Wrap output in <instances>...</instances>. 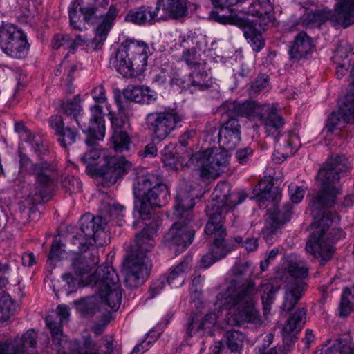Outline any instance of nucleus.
Segmentation results:
<instances>
[{"instance_id": "obj_61", "label": "nucleus", "mask_w": 354, "mask_h": 354, "mask_svg": "<svg viewBox=\"0 0 354 354\" xmlns=\"http://www.w3.org/2000/svg\"><path fill=\"white\" fill-rule=\"evenodd\" d=\"M62 279L65 281L70 289L68 292H73L77 283V280L75 279L71 273H65L62 275Z\"/></svg>"}, {"instance_id": "obj_51", "label": "nucleus", "mask_w": 354, "mask_h": 354, "mask_svg": "<svg viewBox=\"0 0 354 354\" xmlns=\"http://www.w3.org/2000/svg\"><path fill=\"white\" fill-rule=\"evenodd\" d=\"M268 77L266 75L259 76L250 85V94L255 95L268 86Z\"/></svg>"}, {"instance_id": "obj_32", "label": "nucleus", "mask_w": 354, "mask_h": 354, "mask_svg": "<svg viewBox=\"0 0 354 354\" xmlns=\"http://www.w3.org/2000/svg\"><path fill=\"white\" fill-rule=\"evenodd\" d=\"M80 99L78 96H75L73 100H66L63 102L61 108L63 112L70 119L73 120L77 125L82 129L84 133L87 131L88 125L83 121L84 117L80 115L81 106L80 105Z\"/></svg>"}, {"instance_id": "obj_7", "label": "nucleus", "mask_w": 354, "mask_h": 354, "mask_svg": "<svg viewBox=\"0 0 354 354\" xmlns=\"http://www.w3.org/2000/svg\"><path fill=\"white\" fill-rule=\"evenodd\" d=\"M133 193L138 199L135 207L142 219L148 218L153 207L165 205L170 196L167 186L153 175L138 177Z\"/></svg>"}, {"instance_id": "obj_14", "label": "nucleus", "mask_w": 354, "mask_h": 354, "mask_svg": "<svg viewBox=\"0 0 354 354\" xmlns=\"http://www.w3.org/2000/svg\"><path fill=\"white\" fill-rule=\"evenodd\" d=\"M288 271L292 277V281L286 285L285 300L282 306L283 312L292 310L302 297V293L306 286L303 281L308 275V268L300 266L298 263L290 262L288 266Z\"/></svg>"}, {"instance_id": "obj_33", "label": "nucleus", "mask_w": 354, "mask_h": 354, "mask_svg": "<svg viewBox=\"0 0 354 354\" xmlns=\"http://www.w3.org/2000/svg\"><path fill=\"white\" fill-rule=\"evenodd\" d=\"M334 15L344 28L354 24V0H338Z\"/></svg>"}, {"instance_id": "obj_6", "label": "nucleus", "mask_w": 354, "mask_h": 354, "mask_svg": "<svg viewBox=\"0 0 354 354\" xmlns=\"http://www.w3.org/2000/svg\"><path fill=\"white\" fill-rule=\"evenodd\" d=\"M20 167L35 178L34 187L28 195L32 204L41 203L48 200L56 180L57 172L52 161L41 160L33 162L27 156H20Z\"/></svg>"}, {"instance_id": "obj_47", "label": "nucleus", "mask_w": 354, "mask_h": 354, "mask_svg": "<svg viewBox=\"0 0 354 354\" xmlns=\"http://www.w3.org/2000/svg\"><path fill=\"white\" fill-rule=\"evenodd\" d=\"M162 160L165 165L169 166L172 169H178L179 158L175 156V149L171 145L166 146L162 151Z\"/></svg>"}, {"instance_id": "obj_46", "label": "nucleus", "mask_w": 354, "mask_h": 354, "mask_svg": "<svg viewBox=\"0 0 354 354\" xmlns=\"http://www.w3.org/2000/svg\"><path fill=\"white\" fill-rule=\"evenodd\" d=\"M292 45L300 48L301 50L306 51V53L309 54L312 53V39L304 31H301L297 35Z\"/></svg>"}, {"instance_id": "obj_53", "label": "nucleus", "mask_w": 354, "mask_h": 354, "mask_svg": "<svg viewBox=\"0 0 354 354\" xmlns=\"http://www.w3.org/2000/svg\"><path fill=\"white\" fill-rule=\"evenodd\" d=\"M346 102L344 106L342 108L344 113L345 120H349L351 118H354V93L352 95H347L346 97Z\"/></svg>"}, {"instance_id": "obj_41", "label": "nucleus", "mask_w": 354, "mask_h": 354, "mask_svg": "<svg viewBox=\"0 0 354 354\" xmlns=\"http://www.w3.org/2000/svg\"><path fill=\"white\" fill-rule=\"evenodd\" d=\"M189 80L192 86L203 91L210 86L211 81L207 73L200 68H194L189 75Z\"/></svg>"}, {"instance_id": "obj_18", "label": "nucleus", "mask_w": 354, "mask_h": 354, "mask_svg": "<svg viewBox=\"0 0 354 354\" xmlns=\"http://www.w3.org/2000/svg\"><path fill=\"white\" fill-rule=\"evenodd\" d=\"M132 164L123 156H106L102 166L95 169L96 174L102 178L104 187H111L124 174H127Z\"/></svg>"}, {"instance_id": "obj_12", "label": "nucleus", "mask_w": 354, "mask_h": 354, "mask_svg": "<svg viewBox=\"0 0 354 354\" xmlns=\"http://www.w3.org/2000/svg\"><path fill=\"white\" fill-rule=\"evenodd\" d=\"M91 116L89 118L86 144L91 147L81 158V160L88 165H97L96 161L100 158L101 151L95 146L98 140H102L105 134V124L102 114V108L95 105L91 109Z\"/></svg>"}, {"instance_id": "obj_9", "label": "nucleus", "mask_w": 354, "mask_h": 354, "mask_svg": "<svg viewBox=\"0 0 354 354\" xmlns=\"http://www.w3.org/2000/svg\"><path fill=\"white\" fill-rule=\"evenodd\" d=\"M255 6L252 5L247 10H241L253 16H257L258 19L251 22L247 18L241 17L237 15H232L227 17L224 16H214V12H211L210 17L215 21L223 24H230L241 28L244 36L250 41V45L255 52L260 51L265 46V41L262 37L261 33L265 31L266 26L272 22V15L265 12L266 17H263V14L259 10H254Z\"/></svg>"}, {"instance_id": "obj_48", "label": "nucleus", "mask_w": 354, "mask_h": 354, "mask_svg": "<svg viewBox=\"0 0 354 354\" xmlns=\"http://www.w3.org/2000/svg\"><path fill=\"white\" fill-rule=\"evenodd\" d=\"M13 310V303L9 295L0 297V322L10 318Z\"/></svg>"}, {"instance_id": "obj_11", "label": "nucleus", "mask_w": 354, "mask_h": 354, "mask_svg": "<svg viewBox=\"0 0 354 354\" xmlns=\"http://www.w3.org/2000/svg\"><path fill=\"white\" fill-rule=\"evenodd\" d=\"M110 1L111 0H102L96 7L87 6L80 8L84 20L96 25L95 36L93 38L96 48L106 40L120 12L118 6L110 3Z\"/></svg>"}, {"instance_id": "obj_63", "label": "nucleus", "mask_w": 354, "mask_h": 354, "mask_svg": "<svg viewBox=\"0 0 354 354\" xmlns=\"http://www.w3.org/2000/svg\"><path fill=\"white\" fill-rule=\"evenodd\" d=\"M22 264L25 266H32L35 263V258L32 253H24L21 257Z\"/></svg>"}, {"instance_id": "obj_50", "label": "nucleus", "mask_w": 354, "mask_h": 354, "mask_svg": "<svg viewBox=\"0 0 354 354\" xmlns=\"http://www.w3.org/2000/svg\"><path fill=\"white\" fill-rule=\"evenodd\" d=\"M62 187L69 193L79 192L82 189V183L78 178L68 176L62 181Z\"/></svg>"}, {"instance_id": "obj_19", "label": "nucleus", "mask_w": 354, "mask_h": 354, "mask_svg": "<svg viewBox=\"0 0 354 354\" xmlns=\"http://www.w3.org/2000/svg\"><path fill=\"white\" fill-rule=\"evenodd\" d=\"M191 222L180 216L164 236V242L169 248L174 249L176 253L183 252L192 241L194 231L190 228Z\"/></svg>"}, {"instance_id": "obj_44", "label": "nucleus", "mask_w": 354, "mask_h": 354, "mask_svg": "<svg viewBox=\"0 0 354 354\" xmlns=\"http://www.w3.org/2000/svg\"><path fill=\"white\" fill-rule=\"evenodd\" d=\"M348 169V160L341 156L333 159V181L344 178Z\"/></svg>"}, {"instance_id": "obj_52", "label": "nucleus", "mask_w": 354, "mask_h": 354, "mask_svg": "<svg viewBox=\"0 0 354 354\" xmlns=\"http://www.w3.org/2000/svg\"><path fill=\"white\" fill-rule=\"evenodd\" d=\"M73 44L74 42H72V39L68 35H56L52 41L53 49H58L62 46L71 49Z\"/></svg>"}, {"instance_id": "obj_17", "label": "nucleus", "mask_w": 354, "mask_h": 354, "mask_svg": "<svg viewBox=\"0 0 354 354\" xmlns=\"http://www.w3.org/2000/svg\"><path fill=\"white\" fill-rule=\"evenodd\" d=\"M211 220L206 224L205 232L207 236H214L213 244L210 249L218 260L224 258L234 249L233 241L225 239L227 232L223 227L219 214H211Z\"/></svg>"}, {"instance_id": "obj_60", "label": "nucleus", "mask_w": 354, "mask_h": 354, "mask_svg": "<svg viewBox=\"0 0 354 354\" xmlns=\"http://www.w3.org/2000/svg\"><path fill=\"white\" fill-rule=\"evenodd\" d=\"M217 261L218 259L209 248V252L201 258V265L203 268H208Z\"/></svg>"}, {"instance_id": "obj_39", "label": "nucleus", "mask_w": 354, "mask_h": 354, "mask_svg": "<svg viewBox=\"0 0 354 354\" xmlns=\"http://www.w3.org/2000/svg\"><path fill=\"white\" fill-rule=\"evenodd\" d=\"M111 143L116 152L121 153L129 150L131 138L127 132L115 130L111 139Z\"/></svg>"}, {"instance_id": "obj_13", "label": "nucleus", "mask_w": 354, "mask_h": 354, "mask_svg": "<svg viewBox=\"0 0 354 354\" xmlns=\"http://www.w3.org/2000/svg\"><path fill=\"white\" fill-rule=\"evenodd\" d=\"M214 194L216 201L207 205V214L211 220V214H219L221 221L223 214H227L230 210L242 203L247 197L244 193H234L231 192V185L225 182L219 183L215 187Z\"/></svg>"}, {"instance_id": "obj_57", "label": "nucleus", "mask_w": 354, "mask_h": 354, "mask_svg": "<svg viewBox=\"0 0 354 354\" xmlns=\"http://www.w3.org/2000/svg\"><path fill=\"white\" fill-rule=\"evenodd\" d=\"M93 100L97 103H104L106 100V92L102 85L95 87L92 91Z\"/></svg>"}, {"instance_id": "obj_49", "label": "nucleus", "mask_w": 354, "mask_h": 354, "mask_svg": "<svg viewBox=\"0 0 354 354\" xmlns=\"http://www.w3.org/2000/svg\"><path fill=\"white\" fill-rule=\"evenodd\" d=\"M182 59L190 66L201 67V59L194 48H187L183 52Z\"/></svg>"}, {"instance_id": "obj_26", "label": "nucleus", "mask_w": 354, "mask_h": 354, "mask_svg": "<svg viewBox=\"0 0 354 354\" xmlns=\"http://www.w3.org/2000/svg\"><path fill=\"white\" fill-rule=\"evenodd\" d=\"M50 124L58 136L62 146L66 147L75 142L78 133L74 125L65 127L62 118L58 115L51 118Z\"/></svg>"}, {"instance_id": "obj_40", "label": "nucleus", "mask_w": 354, "mask_h": 354, "mask_svg": "<svg viewBox=\"0 0 354 354\" xmlns=\"http://www.w3.org/2000/svg\"><path fill=\"white\" fill-rule=\"evenodd\" d=\"M354 309V287L345 288L342 295V299L339 307V313L341 317L348 315Z\"/></svg>"}, {"instance_id": "obj_1", "label": "nucleus", "mask_w": 354, "mask_h": 354, "mask_svg": "<svg viewBox=\"0 0 354 354\" xmlns=\"http://www.w3.org/2000/svg\"><path fill=\"white\" fill-rule=\"evenodd\" d=\"M230 278L226 281V287L222 297L223 305L230 311L227 324L240 326L244 323L260 326L261 316L256 307L259 290L261 292V301L264 314L270 311L275 294L279 287L269 281H264L259 286L250 277L252 270L248 261H239L230 270Z\"/></svg>"}, {"instance_id": "obj_27", "label": "nucleus", "mask_w": 354, "mask_h": 354, "mask_svg": "<svg viewBox=\"0 0 354 354\" xmlns=\"http://www.w3.org/2000/svg\"><path fill=\"white\" fill-rule=\"evenodd\" d=\"M217 317L216 313H211L207 314L201 320H196L192 318L188 323L187 333L189 337L195 335L202 337L205 335H212V329L215 326Z\"/></svg>"}, {"instance_id": "obj_58", "label": "nucleus", "mask_w": 354, "mask_h": 354, "mask_svg": "<svg viewBox=\"0 0 354 354\" xmlns=\"http://www.w3.org/2000/svg\"><path fill=\"white\" fill-rule=\"evenodd\" d=\"M124 206L119 203H113L107 207V212L112 218H118L122 216V212L124 210Z\"/></svg>"}, {"instance_id": "obj_25", "label": "nucleus", "mask_w": 354, "mask_h": 354, "mask_svg": "<svg viewBox=\"0 0 354 354\" xmlns=\"http://www.w3.org/2000/svg\"><path fill=\"white\" fill-rule=\"evenodd\" d=\"M106 221L102 216H94L91 214L83 215L80 219V230L96 243L101 233L104 232L106 225Z\"/></svg>"}, {"instance_id": "obj_34", "label": "nucleus", "mask_w": 354, "mask_h": 354, "mask_svg": "<svg viewBox=\"0 0 354 354\" xmlns=\"http://www.w3.org/2000/svg\"><path fill=\"white\" fill-rule=\"evenodd\" d=\"M96 290L102 303L113 310L119 308L122 301V290L120 283L110 288L102 287Z\"/></svg>"}, {"instance_id": "obj_20", "label": "nucleus", "mask_w": 354, "mask_h": 354, "mask_svg": "<svg viewBox=\"0 0 354 354\" xmlns=\"http://www.w3.org/2000/svg\"><path fill=\"white\" fill-rule=\"evenodd\" d=\"M37 334L28 330L20 338L0 342V354H37Z\"/></svg>"}, {"instance_id": "obj_5", "label": "nucleus", "mask_w": 354, "mask_h": 354, "mask_svg": "<svg viewBox=\"0 0 354 354\" xmlns=\"http://www.w3.org/2000/svg\"><path fill=\"white\" fill-rule=\"evenodd\" d=\"M69 315L68 307L59 305L55 313L46 317V324L50 331L53 348L58 354H104L107 343H111L113 347L112 342H107L104 349L100 350L101 346L91 338H86L82 346L76 340H69L63 335L62 329V323L67 320ZM111 354L119 353L113 348Z\"/></svg>"}, {"instance_id": "obj_64", "label": "nucleus", "mask_w": 354, "mask_h": 354, "mask_svg": "<svg viewBox=\"0 0 354 354\" xmlns=\"http://www.w3.org/2000/svg\"><path fill=\"white\" fill-rule=\"evenodd\" d=\"M196 134V131L193 129L186 131L183 135H182L179 140V143L183 146L186 147L188 145V140L193 138Z\"/></svg>"}, {"instance_id": "obj_45", "label": "nucleus", "mask_w": 354, "mask_h": 354, "mask_svg": "<svg viewBox=\"0 0 354 354\" xmlns=\"http://www.w3.org/2000/svg\"><path fill=\"white\" fill-rule=\"evenodd\" d=\"M94 243L93 240H88V237L85 236L80 230L73 236L71 240L74 248L80 252H86Z\"/></svg>"}, {"instance_id": "obj_55", "label": "nucleus", "mask_w": 354, "mask_h": 354, "mask_svg": "<svg viewBox=\"0 0 354 354\" xmlns=\"http://www.w3.org/2000/svg\"><path fill=\"white\" fill-rule=\"evenodd\" d=\"M234 241L248 251L252 252L258 247V240L255 238H248L243 241L241 236H236L234 238Z\"/></svg>"}, {"instance_id": "obj_15", "label": "nucleus", "mask_w": 354, "mask_h": 354, "mask_svg": "<svg viewBox=\"0 0 354 354\" xmlns=\"http://www.w3.org/2000/svg\"><path fill=\"white\" fill-rule=\"evenodd\" d=\"M0 47L6 54L17 59L23 57L28 49L26 35L10 24L0 26Z\"/></svg>"}, {"instance_id": "obj_37", "label": "nucleus", "mask_w": 354, "mask_h": 354, "mask_svg": "<svg viewBox=\"0 0 354 354\" xmlns=\"http://www.w3.org/2000/svg\"><path fill=\"white\" fill-rule=\"evenodd\" d=\"M191 261L192 258L187 257L170 272L167 278V281L170 286L178 287L183 284L185 280V272L191 268Z\"/></svg>"}, {"instance_id": "obj_4", "label": "nucleus", "mask_w": 354, "mask_h": 354, "mask_svg": "<svg viewBox=\"0 0 354 354\" xmlns=\"http://www.w3.org/2000/svg\"><path fill=\"white\" fill-rule=\"evenodd\" d=\"M155 241L149 229H144L135 237L133 245L124 261V282L130 288L142 285L147 279L151 263L147 253L154 247Z\"/></svg>"}, {"instance_id": "obj_59", "label": "nucleus", "mask_w": 354, "mask_h": 354, "mask_svg": "<svg viewBox=\"0 0 354 354\" xmlns=\"http://www.w3.org/2000/svg\"><path fill=\"white\" fill-rule=\"evenodd\" d=\"M289 55L291 59L299 61L303 58L307 57L310 54L306 53V51L301 50L297 46L292 45L289 50Z\"/></svg>"}, {"instance_id": "obj_54", "label": "nucleus", "mask_w": 354, "mask_h": 354, "mask_svg": "<svg viewBox=\"0 0 354 354\" xmlns=\"http://www.w3.org/2000/svg\"><path fill=\"white\" fill-rule=\"evenodd\" d=\"M62 246L63 244L59 241L54 240L53 241L51 249L48 256V261H53L61 257L62 252H64L62 249Z\"/></svg>"}, {"instance_id": "obj_21", "label": "nucleus", "mask_w": 354, "mask_h": 354, "mask_svg": "<svg viewBox=\"0 0 354 354\" xmlns=\"http://www.w3.org/2000/svg\"><path fill=\"white\" fill-rule=\"evenodd\" d=\"M283 127V125L274 134L268 133V136H272L274 138L276 144L273 156L279 162L294 154L300 146L298 136L293 132L286 131L282 134L280 133Z\"/></svg>"}, {"instance_id": "obj_38", "label": "nucleus", "mask_w": 354, "mask_h": 354, "mask_svg": "<svg viewBox=\"0 0 354 354\" xmlns=\"http://www.w3.org/2000/svg\"><path fill=\"white\" fill-rule=\"evenodd\" d=\"M261 198L269 201L277 200L281 192L278 187L274 186L272 179H263L259 184Z\"/></svg>"}, {"instance_id": "obj_23", "label": "nucleus", "mask_w": 354, "mask_h": 354, "mask_svg": "<svg viewBox=\"0 0 354 354\" xmlns=\"http://www.w3.org/2000/svg\"><path fill=\"white\" fill-rule=\"evenodd\" d=\"M292 204L286 203L281 209L278 207L270 208L268 211V218L266 220L263 233L266 236H272L276 230L288 221L292 215Z\"/></svg>"}, {"instance_id": "obj_30", "label": "nucleus", "mask_w": 354, "mask_h": 354, "mask_svg": "<svg viewBox=\"0 0 354 354\" xmlns=\"http://www.w3.org/2000/svg\"><path fill=\"white\" fill-rule=\"evenodd\" d=\"M156 7L158 14L162 9L174 19L185 17L188 12L185 0H157Z\"/></svg>"}, {"instance_id": "obj_28", "label": "nucleus", "mask_w": 354, "mask_h": 354, "mask_svg": "<svg viewBox=\"0 0 354 354\" xmlns=\"http://www.w3.org/2000/svg\"><path fill=\"white\" fill-rule=\"evenodd\" d=\"M159 19L160 17H159L156 7L153 9L152 7L144 6L129 10L125 17L126 21L138 25H142L146 23L153 24Z\"/></svg>"}, {"instance_id": "obj_16", "label": "nucleus", "mask_w": 354, "mask_h": 354, "mask_svg": "<svg viewBox=\"0 0 354 354\" xmlns=\"http://www.w3.org/2000/svg\"><path fill=\"white\" fill-rule=\"evenodd\" d=\"M181 119L176 110L168 109L149 113L146 121L148 129L153 132L154 137L162 140L176 128Z\"/></svg>"}, {"instance_id": "obj_31", "label": "nucleus", "mask_w": 354, "mask_h": 354, "mask_svg": "<svg viewBox=\"0 0 354 354\" xmlns=\"http://www.w3.org/2000/svg\"><path fill=\"white\" fill-rule=\"evenodd\" d=\"M99 262V258L93 252L76 255L72 262V268L76 275L82 277L88 273Z\"/></svg>"}, {"instance_id": "obj_43", "label": "nucleus", "mask_w": 354, "mask_h": 354, "mask_svg": "<svg viewBox=\"0 0 354 354\" xmlns=\"http://www.w3.org/2000/svg\"><path fill=\"white\" fill-rule=\"evenodd\" d=\"M27 142L30 144L32 148L39 158V161L47 160L46 158L48 156L49 151L40 137L30 135L27 138Z\"/></svg>"}, {"instance_id": "obj_3", "label": "nucleus", "mask_w": 354, "mask_h": 354, "mask_svg": "<svg viewBox=\"0 0 354 354\" xmlns=\"http://www.w3.org/2000/svg\"><path fill=\"white\" fill-rule=\"evenodd\" d=\"M241 141V125L237 119L230 118L219 131L218 142L221 148L208 149L192 155L185 163L187 167L201 171L203 178L220 176L221 167L228 162L227 150L234 149Z\"/></svg>"}, {"instance_id": "obj_42", "label": "nucleus", "mask_w": 354, "mask_h": 354, "mask_svg": "<svg viewBox=\"0 0 354 354\" xmlns=\"http://www.w3.org/2000/svg\"><path fill=\"white\" fill-rule=\"evenodd\" d=\"M226 342L232 352H239L243 347L245 335L239 330H230L226 333Z\"/></svg>"}, {"instance_id": "obj_22", "label": "nucleus", "mask_w": 354, "mask_h": 354, "mask_svg": "<svg viewBox=\"0 0 354 354\" xmlns=\"http://www.w3.org/2000/svg\"><path fill=\"white\" fill-rule=\"evenodd\" d=\"M306 310L299 308L287 319L283 326L282 335L283 342L290 346L297 339V335L306 323Z\"/></svg>"}, {"instance_id": "obj_35", "label": "nucleus", "mask_w": 354, "mask_h": 354, "mask_svg": "<svg viewBox=\"0 0 354 354\" xmlns=\"http://www.w3.org/2000/svg\"><path fill=\"white\" fill-rule=\"evenodd\" d=\"M125 98L137 103L150 104L156 100V95L148 87L128 86L124 91Z\"/></svg>"}, {"instance_id": "obj_10", "label": "nucleus", "mask_w": 354, "mask_h": 354, "mask_svg": "<svg viewBox=\"0 0 354 354\" xmlns=\"http://www.w3.org/2000/svg\"><path fill=\"white\" fill-rule=\"evenodd\" d=\"M225 109L230 118L257 116L268 133L274 134L284 124L283 118L277 113L275 106L259 105L254 101L243 103L234 101L227 102Z\"/></svg>"}, {"instance_id": "obj_56", "label": "nucleus", "mask_w": 354, "mask_h": 354, "mask_svg": "<svg viewBox=\"0 0 354 354\" xmlns=\"http://www.w3.org/2000/svg\"><path fill=\"white\" fill-rule=\"evenodd\" d=\"M253 151L250 147H245L239 149L236 153V158L240 164L248 163L252 156Z\"/></svg>"}, {"instance_id": "obj_2", "label": "nucleus", "mask_w": 354, "mask_h": 354, "mask_svg": "<svg viewBox=\"0 0 354 354\" xmlns=\"http://www.w3.org/2000/svg\"><path fill=\"white\" fill-rule=\"evenodd\" d=\"M319 191L313 198L310 209L315 227L306 244V250L314 258H322L324 266L331 258L332 162L330 156L320 167L317 176Z\"/></svg>"}, {"instance_id": "obj_8", "label": "nucleus", "mask_w": 354, "mask_h": 354, "mask_svg": "<svg viewBox=\"0 0 354 354\" xmlns=\"http://www.w3.org/2000/svg\"><path fill=\"white\" fill-rule=\"evenodd\" d=\"M149 48L144 41L126 40L118 48L114 59L115 69L124 77H135L145 70Z\"/></svg>"}, {"instance_id": "obj_24", "label": "nucleus", "mask_w": 354, "mask_h": 354, "mask_svg": "<svg viewBox=\"0 0 354 354\" xmlns=\"http://www.w3.org/2000/svg\"><path fill=\"white\" fill-rule=\"evenodd\" d=\"M88 283L96 289L102 287L110 288L119 284V277L112 266H101L88 277Z\"/></svg>"}, {"instance_id": "obj_36", "label": "nucleus", "mask_w": 354, "mask_h": 354, "mask_svg": "<svg viewBox=\"0 0 354 354\" xmlns=\"http://www.w3.org/2000/svg\"><path fill=\"white\" fill-rule=\"evenodd\" d=\"M332 13L328 9L316 10L310 11L301 19V24L309 28H319L328 20H330Z\"/></svg>"}, {"instance_id": "obj_62", "label": "nucleus", "mask_w": 354, "mask_h": 354, "mask_svg": "<svg viewBox=\"0 0 354 354\" xmlns=\"http://www.w3.org/2000/svg\"><path fill=\"white\" fill-rule=\"evenodd\" d=\"M305 191L301 187H296L294 192H290V198L293 203H297L301 201L304 196Z\"/></svg>"}, {"instance_id": "obj_29", "label": "nucleus", "mask_w": 354, "mask_h": 354, "mask_svg": "<svg viewBox=\"0 0 354 354\" xmlns=\"http://www.w3.org/2000/svg\"><path fill=\"white\" fill-rule=\"evenodd\" d=\"M176 204L174 208L176 216L178 218L183 216V219H185V221H192V214L191 209L195 204L194 196L181 189L176 194Z\"/></svg>"}]
</instances>
